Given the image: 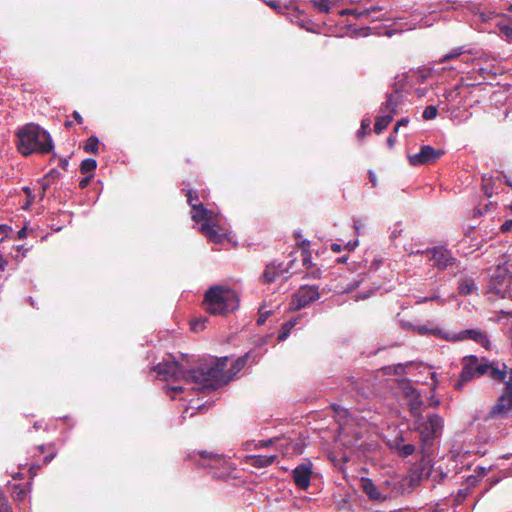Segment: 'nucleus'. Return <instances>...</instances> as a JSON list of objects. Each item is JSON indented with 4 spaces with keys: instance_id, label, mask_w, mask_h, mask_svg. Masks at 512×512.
<instances>
[{
    "instance_id": "f257e3e1",
    "label": "nucleus",
    "mask_w": 512,
    "mask_h": 512,
    "mask_svg": "<svg viewBox=\"0 0 512 512\" xmlns=\"http://www.w3.org/2000/svg\"><path fill=\"white\" fill-rule=\"evenodd\" d=\"M506 368L505 364H501L500 367L495 364L481 363L476 356H469L464 359L460 377L454 387L461 390L472 379L489 374L492 379L505 383L503 394L490 411L491 416H512V369L507 371Z\"/></svg>"
},
{
    "instance_id": "f03ea898",
    "label": "nucleus",
    "mask_w": 512,
    "mask_h": 512,
    "mask_svg": "<svg viewBox=\"0 0 512 512\" xmlns=\"http://www.w3.org/2000/svg\"><path fill=\"white\" fill-rule=\"evenodd\" d=\"M158 376L164 381L184 380L187 383L196 385V389L200 391L213 390L228 380V376L224 375L219 367L184 370L182 366L175 361H163L154 367Z\"/></svg>"
},
{
    "instance_id": "7ed1b4c3",
    "label": "nucleus",
    "mask_w": 512,
    "mask_h": 512,
    "mask_svg": "<svg viewBox=\"0 0 512 512\" xmlns=\"http://www.w3.org/2000/svg\"><path fill=\"white\" fill-rule=\"evenodd\" d=\"M187 202L191 206V218L199 224V230L208 238L209 241L214 243H221L224 235L217 231L219 224V216L212 210L206 209L202 203L199 202L198 194L195 191L188 190L186 192Z\"/></svg>"
},
{
    "instance_id": "20e7f679",
    "label": "nucleus",
    "mask_w": 512,
    "mask_h": 512,
    "mask_svg": "<svg viewBox=\"0 0 512 512\" xmlns=\"http://www.w3.org/2000/svg\"><path fill=\"white\" fill-rule=\"evenodd\" d=\"M52 149L53 142L49 133L38 125L27 124L18 132V150L22 155L45 154Z\"/></svg>"
},
{
    "instance_id": "39448f33",
    "label": "nucleus",
    "mask_w": 512,
    "mask_h": 512,
    "mask_svg": "<svg viewBox=\"0 0 512 512\" xmlns=\"http://www.w3.org/2000/svg\"><path fill=\"white\" fill-rule=\"evenodd\" d=\"M203 305L205 310L212 315H225L238 308L239 298L237 293L224 286H214L206 291Z\"/></svg>"
},
{
    "instance_id": "423d86ee",
    "label": "nucleus",
    "mask_w": 512,
    "mask_h": 512,
    "mask_svg": "<svg viewBox=\"0 0 512 512\" xmlns=\"http://www.w3.org/2000/svg\"><path fill=\"white\" fill-rule=\"evenodd\" d=\"M487 293L499 298L512 299V261L508 255H502L490 275Z\"/></svg>"
},
{
    "instance_id": "0eeeda50",
    "label": "nucleus",
    "mask_w": 512,
    "mask_h": 512,
    "mask_svg": "<svg viewBox=\"0 0 512 512\" xmlns=\"http://www.w3.org/2000/svg\"><path fill=\"white\" fill-rule=\"evenodd\" d=\"M443 428V419L437 414H431L425 420L418 417L414 421V429L419 433L424 448L430 446L437 438Z\"/></svg>"
},
{
    "instance_id": "6e6552de",
    "label": "nucleus",
    "mask_w": 512,
    "mask_h": 512,
    "mask_svg": "<svg viewBox=\"0 0 512 512\" xmlns=\"http://www.w3.org/2000/svg\"><path fill=\"white\" fill-rule=\"evenodd\" d=\"M443 155L444 150L423 145L418 153L408 156V161L412 166L429 165L435 163Z\"/></svg>"
},
{
    "instance_id": "1a4fd4ad",
    "label": "nucleus",
    "mask_w": 512,
    "mask_h": 512,
    "mask_svg": "<svg viewBox=\"0 0 512 512\" xmlns=\"http://www.w3.org/2000/svg\"><path fill=\"white\" fill-rule=\"evenodd\" d=\"M320 293L317 286L303 285L294 294L291 300V307L293 310H301L310 303L318 300Z\"/></svg>"
},
{
    "instance_id": "9d476101",
    "label": "nucleus",
    "mask_w": 512,
    "mask_h": 512,
    "mask_svg": "<svg viewBox=\"0 0 512 512\" xmlns=\"http://www.w3.org/2000/svg\"><path fill=\"white\" fill-rule=\"evenodd\" d=\"M409 254H425L434 261L439 269H446L455 263V258L452 256L451 252L443 247H436L425 251L411 250Z\"/></svg>"
},
{
    "instance_id": "9b49d317",
    "label": "nucleus",
    "mask_w": 512,
    "mask_h": 512,
    "mask_svg": "<svg viewBox=\"0 0 512 512\" xmlns=\"http://www.w3.org/2000/svg\"><path fill=\"white\" fill-rule=\"evenodd\" d=\"M229 359L227 357L214 360L210 365H204L203 368H214L219 367L222 369L224 375L228 376V380L221 383L218 387L228 383L233 379V377L246 365L247 356L240 357L236 359L230 369H226L228 365Z\"/></svg>"
},
{
    "instance_id": "f8f14e48",
    "label": "nucleus",
    "mask_w": 512,
    "mask_h": 512,
    "mask_svg": "<svg viewBox=\"0 0 512 512\" xmlns=\"http://www.w3.org/2000/svg\"><path fill=\"white\" fill-rule=\"evenodd\" d=\"M466 339H471L475 341L476 343L480 344L487 350L491 349V342L487 334L480 329H467L459 333L451 332L450 341L456 342Z\"/></svg>"
},
{
    "instance_id": "ddd939ff",
    "label": "nucleus",
    "mask_w": 512,
    "mask_h": 512,
    "mask_svg": "<svg viewBox=\"0 0 512 512\" xmlns=\"http://www.w3.org/2000/svg\"><path fill=\"white\" fill-rule=\"evenodd\" d=\"M359 487L371 502L382 503L388 498L370 478L361 477Z\"/></svg>"
},
{
    "instance_id": "4468645a",
    "label": "nucleus",
    "mask_w": 512,
    "mask_h": 512,
    "mask_svg": "<svg viewBox=\"0 0 512 512\" xmlns=\"http://www.w3.org/2000/svg\"><path fill=\"white\" fill-rule=\"evenodd\" d=\"M312 473V464L310 462L296 466L292 471V478L295 485L301 490L308 489Z\"/></svg>"
},
{
    "instance_id": "2eb2a0df",
    "label": "nucleus",
    "mask_w": 512,
    "mask_h": 512,
    "mask_svg": "<svg viewBox=\"0 0 512 512\" xmlns=\"http://www.w3.org/2000/svg\"><path fill=\"white\" fill-rule=\"evenodd\" d=\"M406 328L411 329L415 331L417 334L425 336V335H432L447 341H450L451 332L445 331L442 328H440L437 325H434L432 323H427L424 325H405Z\"/></svg>"
},
{
    "instance_id": "dca6fc26",
    "label": "nucleus",
    "mask_w": 512,
    "mask_h": 512,
    "mask_svg": "<svg viewBox=\"0 0 512 512\" xmlns=\"http://www.w3.org/2000/svg\"><path fill=\"white\" fill-rule=\"evenodd\" d=\"M213 463L219 464L221 469L218 471H213V477L216 479L225 480L229 478L232 472L235 470L232 464L222 455H216L211 458Z\"/></svg>"
},
{
    "instance_id": "f3484780",
    "label": "nucleus",
    "mask_w": 512,
    "mask_h": 512,
    "mask_svg": "<svg viewBox=\"0 0 512 512\" xmlns=\"http://www.w3.org/2000/svg\"><path fill=\"white\" fill-rule=\"evenodd\" d=\"M277 459L276 454L271 455H246L244 462L255 468H266L274 463Z\"/></svg>"
},
{
    "instance_id": "a211bd4d",
    "label": "nucleus",
    "mask_w": 512,
    "mask_h": 512,
    "mask_svg": "<svg viewBox=\"0 0 512 512\" xmlns=\"http://www.w3.org/2000/svg\"><path fill=\"white\" fill-rule=\"evenodd\" d=\"M285 272H288V268H284L283 264L270 263L266 266L262 278L265 283H272Z\"/></svg>"
},
{
    "instance_id": "6ab92c4d",
    "label": "nucleus",
    "mask_w": 512,
    "mask_h": 512,
    "mask_svg": "<svg viewBox=\"0 0 512 512\" xmlns=\"http://www.w3.org/2000/svg\"><path fill=\"white\" fill-rule=\"evenodd\" d=\"M470 54H471V52L466 50V48L464 46L455 47L450 52H448L447 54L442 56L439 59L438 63L442 64V63H445L447 61L457 59V58H460L461 61L468 63L470 61V57H469Z\"/></svg>"
},
{
    "instance_id": "aec40b11",
    "label": "nucleus",
    "mask_w": 512,
    "mask_h": 512,
    "mask_svg": "<svg viewBox=\"0 0 512 512\" xmlns=\"http://www.w3.org/2000/svg\"><path fill=\"white\" fill-rule=\"evenodd\" d=\"M402 103V96L398 92L391 93L387 96L386 102L380 110L394 117L398 113V106Z\"/></svg>"
},
{
    "instance_id": "412c9836",
    "label": "nucleus",
    "mask_w": 512,
    "mask_h": 512,
    "mask_svg": "<svg viewBox=\"0 0 512 512\" xmlns=\"http://www.w3.org/2000/svg\"><path fill=\"white\" fill-rule=\"evenodd\" d=\"M477 75L481 80H488L494 78L496 73L492 72L490 68L482 67L479 65V63H477L473 70L468 73V78L478 80Z\"/></svg>"
},
{
    "instance_id": "4be33fe9",
    "label": "nucleus",
    "mask_w": 512,
    "mask_h": 512,
    "mask_svg": "<svg viewBox=\"0 0 512 512\" xmlns=\"http://www.w3.org/2000/svg\"><path fill=\"white\" fill-rule=\"evenodd\" d=\"M200 459H199V465L204 468H209L210 473L213 475V471H218L221 469V466L219 464L213 463L211 458L215 457L217 454H212L208 452H201L199 453Z\"/></svg>"
},
{
    "instance_id": "5701e85b",
    "label": "nucleus",
    "mask_w": 512,
    "mask_h": 512,
    "mask_svg": "<svg viewBox=\"0 0 512 512\" xmlns=\"http://www.w3.org/2000/svg\"><path fill=\"white\" fill-rule=\"evenodd\" d=\"M380 115L377 117L376 122L374 124V131L377 134L383 132V130L391 123L393 120L392 114H387L385 111L380 110Z\"/></svg>"
},
{
    "instance_id": "b1692460",
    "label": "nucleus",
    "mask_w": 512,
    "mask_h": 512,
    "mask_svg": "<svg viewBox=\"0 0 512 512\" xmlns=\"http://www.w3.org/2000/svg\"><path fill=\"white\" fill-rule=\"evenodd\" d=\"M381 10L379 7L377 6H371L370 8H366V9H363V10H359V9H345V10H342L340 12L341 15H353L355 16L356 18H361V17H364V16H372L373 13L377 12Z\"/></svg>"
},
{
    "instance_id": "393cba45",
    "label": "nucleus",
    "mask_w": 512,
    "mask_h": 512,
    "mask_svg": "<svg viewBox=\"0 0 512 512\" xmlns=\"http://www.w3.org/2000/svg\"><path fill=\"white\" fill-rule=\"evenodd\" d=\"M477 290L473 279L464 278L459 282L458 291L462 295H469Z\"/></svg>"
},
{
    "instance_id": "a878e982",
    "label": "nucleus",
    "mask_w": 512,
    "mask_h": 512,
    "mask_svg": "<svg viewBox=\"0 0 512 512\" xmlns=\"http://www.w3.org/2000/svg\"><path fill=\"white\" fill-rule=\"evenodd\" d=\"M403 439H396L395 449L398 454L402 457H408L415 452V446L413 444H401Z\"/></svg>"
},
{
    "instance_id": "bb28decb",
    "label": "nucleus",
    "mask_w": 512,
    "mask_h": 512,
    "mask_svg": "<svg viewBox=\"0 0 512 512\" xmlns=\"http://www.w3.org/2000/svg\"><path fill=\"white\" fill-rule=\"evenodd\" d=\"M278 440L275 439H268V440H260L258 442L251 441L246 442L243 446L245 450H253V449H260V448H266L274 445Z\"/></svg>"
},
{
    "instance_id": "cd10ccee",
    "label": "nucleus",
    "mask_w": 512,
    "mask_h": 512,
    "mask_svg": "<svg viewBox=\"0 0 512 512\" xmlns=\"http://www.w3.org/2000/svg\"><path fill=\"white\" fill-rule=\"evenodd\" d=\"M97 167V162L94 159L88 158L82 161L80 171L83 174L93 172Z\"/></svg>"
},
{
    "instance_id": "c85d7f7f",
    "label": "nucleus",
    "mask_w": 512,
    "mask_h": 512,
    "mask_svg": "<svg viewBox=\"0 0 512 512\" xmlns=\"http://www.w3.org/2000/svg\"><path fill=\"white\" fill-rule=\"evenodd\" d=\"M99 141L95 136H91L87 139L84 150L88 153H96L98 150Z\"/></svg>"
},
{
    "instance_id": "c756f323",
    "label": "nucleus",
    "mask_w": 512,
    "mask_h": 512,
    "mask_svg": "<svg viewBox=\"0 0 512 512\" xmlns=\"http://www.w3.org/2000/svg\"><path fill=\"white\" fill-rule=\"evenodd\" d=\"M28 492L29 489L22 487L20 485H15L12 494L15 500L22 501L26 498Z\"/></svg>"
},
{
    "instance_id": "7c9ffc66",
    "label": "nucleus",
    "mask_w": 512,
    "mask_h": 512,
    "mask_svg": "<svg viewBox=\"0 0 512 512\" xmlns=\"http://www.w3.org/2000/svg\"><path fill=\"white\" fill-rule=\"evenodd\" d=\"M313 6L320 12L329 13L330 4L329 0H312Z\"/></svg>"
},
{
    "instance_id": "2f4dec72",
    "label": "nucleus",
    "mask_w": 512,
    "mask_h": 512,
    "mask_svg": "<svg viewBox=\"0 0 512 512\" xmlns=\"http://www.w3.org/2000/svg\"><path fill=\"white\" fill-rule=\"evenodd\" d=\"M482 188L487 197H489V198L492 197V195L494 194V189H493L491 177H489V178H487L485 176L483 177Z\"/></svg>"
},
{
    "instance_id": "473e14b6",
    "label": "nucleus",
    "mask_w": 512,
    "mask_h": 512,
    "mask_svg": "<svg viewBox=\"0 0 512 512\" xmlns=\"http://www.w3.org/2000/svg\"><path fill=\"white\" fill-rule=\"evenodd\" d=\"M437 114H438L437 107L430 105L424 109L422 117L425 120H432L437 116Z\"/></svg>"
},
{
    "instance_id": "72a5a7b5",
    "label": "nucleus",
    "mask_w": 512,
    "mask_h": 512,
    "mask_svg": "<svg viewBox=\"0 0 512 512\" xmlns=\"http://www.w3.org/2000/svg\"><path fill=\"white\" fill-rule=\"evenodd\" d=\"M296 324L295 321H289L287 322L286 324H284V326L282 327V330L280 331L279 335H278V339L283 341L287 338L288 336V331H286V328L289 326V327H294V325Z\"/></svg>"
},
{
    "instance_id": "f704fd0d",
    "label": "nucleus",
    "mask_w": 512,
    "mask_h": 512,
    "mask_svg": "<svg viewBox=\"0 0 512 512\" xmlns=\"http://www.w3.org/2000/svg\"><path fill=\"white\" fill-rule=\"evenodd\" d=\"M301 248L304 249V257H303V263L304 265H308V263L311 262V255L308 251H305V248L309 246V241L303 240L300 244Z\"/></svg>"
},
{
    "instance_id": "c9c22d12",
    "label": "nucleus",
    "mask_w": 512,
    "mask_h": 512,
    "mask_svg": "<svg viewBox=\"0 0 512 512\" xmlns=\"http://www.w3.org/2000/svg\"><path fill=\"white\" fill-rule=\"evenodd\" d=\"M0 512H12L6 497L1 492H0Z\"/></svg>"
},
{
    "instance_id": "e433bc0d",
    "label": "nucleus",
    "mask_w": 512,
    "mask_h": 512,
    "mask_svg": "<svg viewBox=\"0 0 512 512\" xmlns=\"http://www.w3.org/2000/svg\"><path fill=\"white\" fill-rule=\"evenodd\" d=\"M270 313H271L270 311L265 310L264 308H261L259 310V318L257 320L258 324L262 325L266 321V319L269 317Z\"/></svg>"
},
{
    "instance_id": "4c0bfd02",
    "label": "nucleus",
    "mask_w": 512,
    "mask_h": 512,
    "mask_svg": "<svg viewBox=\"0 0 512 512\" xmlns=\"http://www.w3.org/2000/svg\"><path fill=\"white\" fill-rule=\"evenodd\" d=\"M370 126V120L369 119H364L362 120V123H361V129L358 131V135L360 137H362L363 135H365L366 133V130L369 128Z\"/></svg>"
},
{
    "instance_id": "58836bf2",
    "label": "nucleus",
    "mask_w": 512,
    "mask_h": 512,
    "mask_svg": "<svg viewBox=\"0 0 512 512\" xmlns=\"http://www.w3.org/2000/svg\"><path fill=\"white\" fill-rule=\"evenodd\" d=\"M205 321H206V320H203V321L201 322V321L196 320V321L192 322V323H191V329H192L193 331H199V330L203 329V327H204V322H205Z\"/></svg>"
},
{
    "instance_id": "ea45409f",
    "label": "nucleus",
    "mask_w": 512,
    "mask_h": 512,
    "mask_svg": "<svg viewBox=\"0 0 512 512\" xmlns=\"http://www.w3.org/2000/svg\"><path fill=\"white\" fill-rule=\"evenodd\" d=\"M11 231V228L6 225H0V234L2 237L0 238V241H3V239L8 235V233Z\"/></svg>"
},
{
    "instance_id": "a19ab883",
    "label": "nucleus",
    "mask_w": 512,
    "mask_h": 512,
    "mask_svg": "<svg viewBox=\"0 0 512 512\" xmlns=\"http://www.w3.org/2000/svg\"><path fill=\"white\" fill-rule=\"evenodd\" d=\"M408 123H409V119L408 118H402V119L398 120L397 123H396V126L394 128V131L397 132L400 127L407 126Z\"/></svg>"
},
{
    "instance_id": "79ce46f5",
    "label": "nucleus",
    "mask_w": 512,
    "mask_h": 512,
    "mask_svg": "<svg viewBox=\"0 0 512 512\" xmlns=\"http://www.w3.org/2000/svg\"><path fill=\"white\" fill-rule=\"evenodd\" d=\"M265 3L270 6L271 8H273L274 10H281V5L279 3V1H276V0H273V1H265Z\"/></svg>"
},
{
    "instance_id": "37998d69",
    "label": "nucleus",
    "mask_w": 512,
    "mask_h": 512,
    "mask_svg": "<svg viewBox=\"0 0 512 512\" xmlns=\"http://www.w3.org/2000/svg\"><path fill=\"white\" fill-rule=\"evenodd\" d=\"M501 230L503 232H509V231H512V220H507L505 221L502 226H501Z\"/></svg>"
},
{
    "instance_id": "c03bdc74",
    "label": "nucleus",
    "mask_w": 512,
    "mask_h": 512,
    "mask_svg": "<svg viewBox=\"0 0 512 512\" xmlns=\"http://www.w3.org/2000/svg\"><path fill=\"white\" fill-rule=\"evenodd\" d=\"M169 391L180 393L183 391V388L181 386H167V393Z\"/></svg>"
},
{
    "instance_id": "a18cd8bd",
    "label": "nucleus",
    "mask_w": 512,
    "mask_h": 512,
    "mask_svg": "<svg viewBox=\"0 0 512 512\" xmlns=\"http://www.w3.org/2000/svg\"><path fill=\"white\" fill-rule=\"evenodd\" d=\"M6 265H7V261L5 259H3L2 256L0 255V277L2 276V273L4 272Z\"/></svg>"
},
{
    "instance_id": "49530a36",
    "label": "nucleus",
    "mask_w": 512,
    "mask_h": 512,
    "mask_svg": "<svg viewBox=\"0 0 512 512\" xmlns=\"http://www.w3.org/2000/svg\"><path fill=\"white\" fill-rule=\"evenodd\" d=\"M501 31L507 36V37H510L512 36V27L510 26H504L503 28H501Z\"/></svg>"
},
{
    "instance_id": "de8ad7c7",
    "label": "nucleus",
    "mask_w": 512,
    "mask_h": 512,
    "mask_svg": "<svg viewBox=\"0 0 512 512\" xmlns=\"http://www.w3.org/2000/svg\"><path fill=\"white\" fill-rule=\"evenodd\" d=\"M91 177H92V176L82 179V180L80 181V184H79V185H80V187H81V188H85V187L88 185V183H89V181H90V178H91Z\"/></svg>"
},
{
    "instance_id": "09e8293b",
    "label": "nucleus",
    "mask_w": 512,
    "mask_h": 512,
    "mask_svg": "<svg viewBox=\"0 0 512 512\" xmlns=\"http://www.w3.org/2000/svg\"><path fill=\"white\" fill-rule=\"evenodd\" d=\"M73 118L80 124L83 122L81 115L77 111L73 112Z\"/></svg>"
},
{
    "instance_id": "8fccbe9b",
    "label": "nucleus",
    "mask_w": 512,
    "mask_h": 512,
    "mask_svg": "<svg viewBox=\"0 0 512 512\" xmlns=\"http://www.w3.org/2000/svg\"><path fill=\"white\" fill-rule=\"evenodd\" d=\"M369 178H370V182L372 183V185L376 186V177L373 172H369Z\"/></svg>"
},
{
    "instance_id": "3c124183",
    "label": "nucleus",
    "mask_w": 512,
    "mask_h": 512,
    "mask_svg": "<svg viewBox=\"0 0 512 512\" xmlns=\"http://www.w3.org/2000/svg\"><path fill=\"white\" fill-rule=\"evenodd\" d=\"M331 248H332V250L334 252H340L341 251V245L340 244L334 243V244H332Z\"/></svg>"
},
{
    "instance_id": "603ef678",
    "label": "nucleus",
    "mask_w": 512,
    "mask_h": 512,
    "mask_svg": "<svg viewBox=\"0 0 512 512\" xmlns=\"http://www.w3.org/2000/svg\"><path fill=\"white\" fill-rule=\"evenodd\" d=\"M54 458V454L48 455L44 458V463H49Z\"/></svg>"
},
{
    "instance_id": "864d4df0",
    "label": "nucleus",
    "mask_w": 512,
    "mask_h": 512,
    "mask_svg": "<svg viewBox=\"0 0 512 512\" xmlns=\"http://www.w3.org/2000/svg\"><path fill=\"white\" fill-rule=\"evenodd\" d=\"M18 236L19 238H23L26 236V230L25 229H21L19 232H18Z\"/></svg>"
},
{
    "instance_id": "5fc2aeb1",
    "label": "nucleus",
    "mask_w": 512,
    "mask_h": 512,
    "mask_svg": "<svg viewBox=\"0 0 512 512\" xmlns=\"http://www.w3.org/2000/svg\"><path fill=\"white\" fill-rule=\"evenodd\" d=\"M23 257H25V253H24V252H23V253H21V255L16 254V255L14 256V258H15L17 261L21 260Z\"/></svg>"
},
{
    "instance_id": "6e6d98bb",
    "label": "nucleus",
    "mask_w": 512,
    "mask_h": 512,
    "mask_svg": "<svg viewBox=\"0 0 512 512\" xmlns=\"http://www.w3.org/2000/svg\"><path fill=\"white\" fill-rule=\"evenodd\" d=\"M431 378L433 379V385L436 386L437 380H436V373L435 372L431 373Z\"/></svg>"
},
{
    "instance_id": "4d7b16f0",
    "label": "nucleus",
    "mask_w": 512,
    "mask_h": 512,
    "mask_svg": "<svg viewBox=\"0 0 512 512\" xmlns=\"http://www.w3.org/2000/svg\"><path fill=\"white\" fill-rule=\"evenodd\" d=\"M387 141L390 147L394 145V138L392 136H390Z\"/></svg>"
},
{
    "instance_id": "13d9d810",
    "label": "nucleus",
    "mask_w": 512,
    "mask_h": 512,
    "mask_svg": "<svg viewBox=\"0 0 512 512\" xmlns=\"http://www.w3.org/2000/svg\"><path fill=\"white\" fill-rule=\"evenodd\" d=\"M433 299H435V297H431V298L426 297V298L422 299L421 301H417V303L426 302V301L433 300Z\"/></svg>"
},
{
    "instance_id": "bf43d9fd",
    "label": "nucleus",
    "mask_w": 512,
    "mask_h": 512,
    "mask_svg": "<svg viewBox=\"0 0 512 512\" xmlns=\"http://www.w3.org/2000/svg\"><path fill=\"white\" fill-rule=\"evenodd\" d=\"M503 178L505 179L506 184L512 187V182L506 176H503Z\"/></svg>"
},
{
    "instance_id": "052dcab7",
    "label": "nucleus",
    "mask_w": 512,
    "mask_h": 512,
    "mask_svg": "<svg viewBox=\"0 0 512 512\" xmlns=\"http://www.w3.org/2000/svg\"><path fill=\"white\" fill-rule=\"evenodd\" d=\"M417 410H418V408H417V407H415V406H412V407H411V411H412V413H413L414 415H416Z\"/></svg>"
},
{
    "instance_id": "680f3d73",
    "label": "nucleus",
    "mask_w": 512,
    "mask_h": 512,
    "mask_svg": "<svg viewBox=\"0 0 512 512\" xmlns=\"http://www.w3.org/2000/svg\"><path fill=\"white\" fill-rule=\"evenodd\" d=\"M15 248H16V250H17V252H18V253H19L21 250H23V247H22V246H16Z\"/></svg>"
},
{
    "instance_id": "e2e57ef3",
    "label": "nucleus",
    "mask_w": 512,
    "mask_h": 512,
    "mask_svg": "<svg viewBox=\"0 0 512 512\" xmlns=\"http://www.w3.org/2000/svg\"><path fill=\"white\" fill-rule=\"evenodd\" d=\"M283 446H284L283 444H279L278 448L281 449Z\"/></svg>"
},
{
    "instance_id": "0e129e2a",
    "label": "nucleus",
    "mask_w": 512,
    "mask_h": 512,
    "mask_svg": "<svg viewBox=\"0 0 512 512\" xmlns=\"http://www.w3.org/2000/svg\"><path fill=\"white\" fill-rule=\"evenodd\" d=\"M291 328H292V327H289V326H288V327L286 328V331H288V332H289Z\"/></svg>"
},
{
    "instance_id": "69168bd1",
    "label": "nucleus",
    "mask_w": 512,
    "mask_h": 512,
    "mask_svg": "<svg viewBox=\"0 0 512 512\" xmlns=\"http://www.w3.org/2000/svg\"><path fill=\"white\" fill-rule=\"evenodd\" d=\"M438 403H439V402H438V401H436V402H435V403H433L432 405H433V406H436V405H438Z\"/></svg>"
},
{
    "instance_id": "338daca9",
    "label": "nucleus",
    "mask_w": 512,
    "mask_h": 512,
    "mask_svg": "<svg viewBox=\"0 0 512 512\" xmlns=\"http://www.w3.org/2000/svg\"><path fill=\"white\" fill-rule=\"evenodd\" d=\"M510 209L512 210V203H511V205H510Z\"/></svg>"
}]
</instances>
